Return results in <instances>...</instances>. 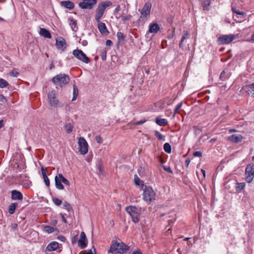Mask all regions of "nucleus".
Wrapping results in <instances>:
<instances>
[{"instance_id": "f257e3e1", "label": "nucleus", "mask_w": 254, "mask_h": 254, "mask_svg": "<svg viewBox=\"0 0 254 254\" xmlns=\"http://www.w3.org/2000/svg\"><path fill=\"white\" fill-rule=\"evenodd\" d=\"M129 249V246L126 245L120 239H118L112 241L108 252L113 254H123L127 253Z\"/></svg>"}, {"instance_id": "f03ea898", "label": "nucleus", "mask_w": 254, "mask_h": 254, "mask_svg": "<svg viewBox=\"0 0 254 254\" xmlns=\"http://www.w3.org/2000/svg\"><path fill=\"white\" fill-rule=\"evenodd\" d=\"M52 81L55 85H58L61 87H63L69 83L70 78L65 74L61 73L53 77Z\"/></svg>"}, {"instance_id": "7ed1b4c3", "label": "nucleus", "mask_w": 254, "mask_h": 254, "mask_svg": "<svg viewBox=\"0 0 254 254\" xmlns=\"http://www.w3.org/2000/svg\"><path fill=\"white\" fill-rule=\"evenodd\" d=\"M151 4L149 2H146L141 9L138 10L140 12L141 16L138 19L139 22H144L149 17Z\"/></svg>"}, {"instance_id": "20e7f679", "label": "nucleus", "mask_w": 254, "mask_h": 254, "mask_svg": "<svg viewBox=\"0 0 254 254\" xmlns=\"http://www.w3.org/2000/svg\"><path fill=\"white\" fill-rule=\"evenodd\" d=\"M112 2L111 1H106L102 2L98 5L96 11V14L95 15V20L97 22H99L102 16L104 14L106 8L110 6Z\"/></svg>"}, {"instance_id": "39448f33", "label": "nucleus", "mask_w": 254, "mask_h": 254, "mask_svg": "<svg viewBox=\"0 0 254 254\" xmlns=\"http://www.w3.org/2000/svg\"><path fill=\"white\" fill-rule=\"evenodd\" d=\"M156 194L151 187H145L143 193V198L147 203L150 204L155 199Z\"/></svg>"}, {"instance_id": "423d86ee", "label": "nucleus", "mask_w": 254, "mask_h": 254, "mask_svg": "<svg viewBox=\"0 0 254 254\" xmlns=\"http://www.w3.org/2000/svg\"><path fill=\"white\" fill-rule=\"evenodd\" d=\"M245 177L247 183H250L254 178V164L248 165L245 170Z\"/></svg>"}, {"instance_id": "0eeeda50", "label": "nucleus", "mask_w": 254, "mask_h": 254, "mask_svg": "<svg viewBox=\"0 0 254 254\" xmlns=\"http://www.w3.org/2000/svg\"><path fill=\"white\" fill-rule=\"evenodd\" d=\"M72 54L76 59L84 63L88 64L90 61L89 58L81 50L77 49L73 50Z\"/></svg>"}, {"instance_id": "6e6552de", "label": "nucleus", "mask_w": 254, "mask_h": 254, "mask_svg": "<svg viewBox=\"0 0 254 254\" xmlns=\"http://www.w3.org/2000/svg\"><path fill=\"white\" fill-rule=\"evenodd\" d=\"M235 38V35L233 34L222 35L217 39V43L219 45L228 44Z\"/></svg>"}, {"instance_id": "1a4fd4ad", "label": "nucleus", "mask_w": 254, "mask_h": 254, "mask_svg": "<svg viewBox=\"0 0 254 254\" xmlns=\"http://www.w3.org/2000/svg\"><path fill=\"white\" fill-rule=\"evenodd\" d=\"M79 151L80 154L85 155L88 152V145L84 138L80 137L78 138Z\"/></svg>"}, {"instance_id": "9d476101", "label": "nucleus", "mask_w": 254, "mask_h": 254, "mask_svg": "<svg viewBox=\"0 0 254 254\" xmlns=\"http://www.w3.org/2000/svg\"><path fill=\"white\" fill-rule=\"evenodd\" d=\"M48 100L50 105L54 107H57L59 104V101L56 97L55 91H52L48 94Z\"/></svg>"}, {"instance_id": "9b49d317", "label": "nucleus", "mask_w": 254, "mask_h": 254, "mask_svg": "<svg viewBox=\"0 0 254 254\" xmlns=\"http://www.w3.org/2000/svg\"><path fill=\"white\" fill-rule=\"evenodd\" d=\"M96 2L97 0H83L82 2L79 3L78 5L82 9H90Z\"/></svg>"}, {"instance_id": "f8f14e48", "label": "nucleus", "mask_w": 254, "mask_h": 254, "mask_svg": "<svg viewBox=\"0 0 254 254\" xmlns=\"http://www.w3.org/2000/svg\"><path fill=\"white\" fill-rule=\"evenodd\" d=\"M88 243L86 235L84 232H82L80 234L79 239L78 241V246L81 249H84L87 247Z\"/></svg>"}, {"instance_id": "ddd939ff", "label": "nucleus", "mask_w": 254, "mask_h": 254, "mask_svg": "<svg viewBox=\"0 0 254 254\" xmlns=\"http://www.w3.org/2000/svg\"><path fill=\"white\" fill-rule=\"evenodd\" d=\"M254 30V26H249L244 28L241 32V37L242 41H246L247 37L249 36L252 31Z\"/></svg>"}, {"instance_id": "4468645a", "label": "nucleus", "mask_w": 254, "mask_h": 254, "mask_svg": "<svg viewBox=\"0 0 254 254\" xmlns=\"http://www.w3.org/2000/svg\"><path fill=\"white\" fill-rule=\"evenodd\" d=\"M56 45L59 49L62 50V51H64L66 47L65 40L61 37L56 39Z\"/></svg>"}, {"instance_id": "2eb2a0df", "label": "nucleus", "mask_w": 254, "mask_h": 254, "mask_svg": "<svg viewBox=\"0 0 254 254\" xmlns=\"http://www.w3.org/2000/svg\"><path fill=\"white\" fill-rule=\"evenodd\" d=\"M242 90L247 93L249 95L254 97V83L244 86Z\"/></svg>"}, {"instance_id": "dca6fc26", "label": "nucleus", "mask_w": 254, "mask_h": 254, "mask_svg": "<svg viewBox=\"0 0 254 254\" xmlns=\"http://www.w3.org/2000/svg\"><path fill=\"white\" fill-rule=\"evenodd\" d=\"M59 247V243L57 242L53 241L49 243L46 248V251L48 252H53L57 250Z\"/></svg>"}, {"instance_id": "f3484780", "label": "nucleus", "mask_w": 254, "mask_h": 254, "mask_svg": "<svg viewBox=\"0 0 254 254\" xmlns=\"http://www.w3.org/2000/svg\"><path fill=\"white\" fill-rule=\"evenodd\" d=\"M11 198L12 200H22L23 199V195L19 191L14 190L11 191Z\"/></svg>"}, {"instance_id": "a211bd4d", "label": "nucleus", "mask_w": 254, "mask_h": 254, "mask_svg": "<svg viewBox=\"0 0 254 254\" xmlns=\"http://www.w3.org/2000/svg\"><path fill=\"white\" fill-rule=\"evenodd\" d=\"M98 23V28L100 31V32L102 34L107 35L109 33L107 27L105 24L103 22H102L99 21V22H97Z\"/></svg>"}, {"instance_id": "6ab92c4d", "label": "nucleus", "mask_w": 254, "mask_h": 254, "mask_svg": "<svg viewBox=\"0 0 254 254\" xmlns=\"http://www.w3.org/2000/svg\"><path fill=\"white\" fill-rule=\"evenodd\" d=\"M160 30L159 25L157 23H153L149 25L148 32L150 33H157Z\"/></svg>"}, {"instance_id": "aec40b11", "label": "nucleus", "mask_w": 254, "mask_h": 254, "mask_svg": "<svg viewBox=\"0 0 254 254\" xmlns=\"http://www.w3.org/2000/svg\"><path fill=\"white\" fill-rule=\"evenodd\" d=\"M55 186L57 189L60 190H63L64 189V186L62 184V181L61 179L59 178V174L58 176H56L55 178Z\"/></svg>"}, {"instance_id": "412c9836", "label": "nucleus", "mask_w": 254, "mask_h": 254, "mask_svg": "<svg viewBox=\"0 0 254 254\" xmlns=\"http://www.w3.org/2000/svg\"><path fill=\"white\" fill-rule=\"evenodd\" d=\"M39 34L45 38L50 39L52 37L51 34L48 30L41 28L39 31Z\"/></svg>"}, {"instance_id": "4be33fe9", "label": "nucleus", "mask_w": 254, "mask_h": 254, "mask_svg": "<svg viewBox=\"0 0 254 254\" xmlns=\"http://www.w3.org/2000/svg\"><path fill=\"white\" fill-rule=\"evenodd\" d=\"M62 6L69 9H72L74 8V4L72 2L70 1H63L61 2Z\"/></svg>"}, {"instance_id": "5701e85b", "label": "nucleus", "mask_w": 254, "mask_h": 254, "mask_svg": "<svg viewBox=\"0 0 254 254\" xmlns=\"http://www.w3.org/2000/svg\"><path fill=\"white\" fill-rule=\"evenodd\" d=\"M239 23L242 22H245L246 23L249 22V20H247V18L248 16L247 13L244 12H240L239 13Z\"/></svg>"}, {"instance_id": "b1692460", "label": "nucleus", "mask_w": 254, "mask_h": 254, "mask_svg": "<svg viewBox=\"0 0 254 254\" xmlns=\"http://www.w3.org/2000/svg\"><path fill=\"white\" fill-rule=\"evenodd\" d=\"M41 172L46 185L48 187L50 186V180L46 175V169L43 167L41 169Z\"/></svg>"}, {"instance_id": "393cba45", "label": "nucleus", "mask_w": 254, "mask_h": 254, "mask_svg": "<svg viewBox=\"0 0 254 254\" xmlns=\"http://www.w3.org/2000/svg\"><path fill=\"white\" fill-rule=\"evenodd\" d=\"M126 211L130 215H131L137 213V208L135 206H129L126 208Z\"/></svg>"}, {"instance_id": "a878e982", "label": "nucleus", "mask_w": 254, "mask_h": 254, "mask_svg": "<svg viewBox=\"0 0 254 254\" xmlns=\"http://www.w3.org/2000/svg\"><path fill=\"white\" fill-rule=\"evenodd\" d=\"M156 123L160 126H165L168 124V121L166 119L158 118L156 119Z\"/></svg>"}, {"instance_id": "bb28decb", "label": "nucleus", "mask_w": 254, "mask_h": 254, "mask_svg": "<svg viewBox=\"0 0 254 254\" xmlns=\"http://www.w3.org/2000/svg\"><path fill=\"white\" fill-rule=\"evenodd\" d=\"M78 94V88L76 86V85L74 84L73 86V97L72 98V101H75L76 99Z\"/></svg>"}, {"instance_id": "cd10ccee", "label": "nucleus", "mask_w": 254, "mask_h": 254, "mask_svg": "<svg viewBox=\"0 0 254 254\" xmlns=\"http://www.w3.org/2000/svg\"><path fill=\"white\" fill-rule=\"evenodd\" d=\"M227 139L231 143H237L238 142V136L233 134L228 137Z\"/></svg>"}, {"instance_id": "c85d7f7f", "label": "nucleus", "mask_w": 254, "mask_h": 254, "mask_svg": "<svg viewBox=\"0 0 254 254\" xmlns=\"http://www.w3.org/2000/svg\"><path fill=\"white\" fill-rule=\"evenodd\" d=\"M185 33L184 34V35H183L182 37V39L181 40V41L179 43V47L180 48H182L183 46V43L184 42V41L187 39H188L189 38V34L188 32H185Z\"/></svg>"}, {"instance_id": "c756f323", "label": "nucleus", "mask_w": 254, "mask_h": 254, "mask_svg": "<svg viewBox=\"0 0 254 254\" xmlns=\"http://www.w3.org/2000/svg\"><path fill=\"white\" fill-rule=\"evenodd\" d=\"M18 204L17 203H11L8 207V212L10 214H12L14 213L16 206Z\"/></svg>"}, {"instance_id": "7c9ffc66", "label": "nucleus", "mask_w": 254, "mask_h": 254, "mask_svg": "<svg viewBox=\"0 0 254 254\" xmlns=\"http://www.w3.org/2000/svg\"><path fill=\"white\" fill-rule=\"evenodd\" d=\"M210 4V0H202L201 5L203 8V10H207L208 7Z\"/></svg>"}, {"instance_id": "2f4dec72", "label": "nucleus", "mask_w": 254, "mask_h": 254, "mask_svg": "<svg viewBox=\"0 0 254 254\" xmlns=\"http://www.w3.org/2000/svg\"><path fill=\"white\" fill-rule=\"evenodd\" d=\"M64 128L67 133H70L72 132L73 127L70 123H67L64 125Z\"/></svg>"}, {"instance_id": "473e14b6", "label": "nucleus", "mask_w": 254, "mask_h": 254, "mask_svg": "<svg viewBox=\"0 0 254 254\" xmlns=\"http://www.w3.org/2000/svg\"><path fill=\"white\" fill-rule=\"evenodd\" d=\"M117 36L118 38V43H121L125 39V35L124 34L121 32H118L117 33Z\"/></svg>"}, {"instance_id": "72a5a7b5", "label": "nucleus", "mask_w": 254, "mask_h": 254, "mask_svg": "<svg viewBox=\"0 0 254 254\" xmlns=\"http://www.w3.org/2000/svg\"><path fill=\"white\" fill-rule=\"evenodd\" d=\"M131 17V16L130 14L125 15V13L124 12L122 13L121 15H120L119 17H117V18H121L123 21L129 20L130 19Z\"/></svg>"}, {"instance_id": "f704fd0d", "label": "nucleus", "mask_w": 254, "mask_h": 254, "mask_svg": "<svg viewBox=\"0 0 254 254\" xmlns=\"http://www.w3.org/2000/svg\"><path fill=\"white\" fill-rule=\"evenodd\" d=\"M68 20L69 21V25L73 30H74L75 28H77V23L75 20L73 18H69Z\"/></svg>"}, {"instance_id": "c9c22d12", "label": "nucleus", "mask_w": 254, "mask_h": 254, "mask_svg": "<svg viewBox=\"0 0 254 254\" xmlns=\"http://www.w3.org/2000/svg\"><path fill=\"white\" fill-rule=\"evenodd\" d=\"M9 85V83L5 79L0 78V88H4Z\"/></svg>"}, {"instance_id": "e433bc0d", "label": "nucleus", "mask_w": 254, "mask_h": 254, "mask_svg": "<svg viewBox=\"0 0 254 254\" xmlns=\"http://www.w3.org/2000/svg\"><path fill=\"white\" fill-rule=\"evenodd\" d=\"M155 136L158 138V139L160 140L164 141L165 140V136L161 134L159 131L156 130L155 131Z\"/></svg>"}, {"instance_id": "4c0bfd02", "label": "nucleus", "mask_w": 254, "mask_h": 254, "mask_svg": "<svg viewBox=\"0 0 254 254\" xmlns=\"http://www.w3.org/2000/svg\"><path fill=\"white\" fill-rule=\"evenodd\" d=\"M59 178L61 179L62 183L64 184L65 185L67 186H70L69 181L66 179H65L62 174H59Z\"/></svg>"}, {"instance_id": "58836bf2", "label": "nucleus", "mask_w": 254, "mask_h": 254, "mask_svg": "<svg viewBox=\"0 0 254 254\" xmlns=\"http://www.w3.org/2000/svg\"><path fill=\"white\" fill-rule=\"evenodd\" d=\"M164 150L167 153H170L171 152V146L169 143H165L164 144Z\"/></svg>"}, {"instance_id": "ea45409f", "label": "nucleus", "mask_w": 254, "mask_h": 254, "mask_svg": "<svg viewBox=\"0 0 254 254\" xmlns=\"http://www.w3.org/2000/svg\"><path fill=\"white\" fill-rule=\"evenodd\" d=\"M64 208L66 209L68 212H70L73 211L71 205L66 201H65L64 203Z\"/></svg>"}, {"instance_id": "a19ab883", "label": "nucleus", "mask_w": 254, "mask_h": 254, "mask_svg": "<svg viewBox=\"0 0 254 254\" xmlns=\"http://www.w3.org/2000/svg\"><path fill=\"white\" fill-rule=\"evenodd\" d=\"M44 231L48 233H52L54 232V229L53 227L50 226H45L44 227Z\"/></svg>"}, {"instance_id": "79ce46f5", "label": "nucleus", "mask_w": 254, "mask_h": 254, "mask_svg": "<svg viewBox=\"0 0 254 254\" xmlns=\"http://www.w3.org/2000/svg\"><path fill=\"white\" fill-rule=\"evenodd\" d=\"M131 218H132V221L135 223H137L139 221V219H138V214H137V212L134 214H132L131 215H130Z\"/></svg>"}, {"instance_id": "37998d69", "label": "nucleus", "mask_w": 254, "mask_h": 254, "mask_svg": "<svg viewBox=\"0 0 254 254\" xmlns=\"http://www.w3.org/2000/svg\"><path fill=\"white\" fill-rule=\"evenodd\" d=\"M52 200L54 204L57 206L60 205L62 202L61 200L56 197H53Z\"/></svg>"}, {"instance_id": "c03bdc74", "label": "nucleus", "mask_w": 254, "mask_h": 254, "mask_svg": "<svg viewBox=\"0 0 254 254\" xmlns=\"http://www.w3.org/2000/svg\"><path fill=\"white\" fill-rule=\"evenodd\" d=\"M134 182L135 184L137 186L140 185V183L141 182L139 178L136 175H134Z\"/></svg>"}, {"instance_id": "a18cd8bd", "label": "nucleus", "mask_w": 254, "mask_h": 254, "mask_svg": "<svg viewBox=\"0 0 254 254\" xmlns=\"http://www.w3.org/2000/svg\"><path fill=\"white\" fill-rule=\"evenodd\" d=\"M182 104L183 103L181 102L179 104H178L177 106L176 107L174 111V116L176 114L179 113L178 110L181 108Z\"/></svg>"}, {"instance_id": "49530a36", "label": "nucleus", "mask_w": 254, "mask_h": 254, "mask_svg": "<svg viewBox=\"0 0 254 254\" xmlns=\"http://www.w3.org/2000/svg\"><path fill=\"white\" fill-rule=\"evenodd\" d=\"M227 76L226 75V72L223 70L220 74L219 78L221 80H225L227 78Z\"/></svg>"}, {"instance_id": "de8ad7c7", "label": "nucleus", "mask_w": 254, "mask_h": 254, "mask_svg": "<svg viewBox=\"0 0 254 254\" xmlns=\"http://www.w3.org/2000/svg\"><path fill=\"white\" fill-rule=\"evenodd\" d=\"M9 75L11 76L16 77L19 75V73L13 69L9 72Z\"/></svg>"}, {"instance_id": "09e8293b", "label": "nucleus", "mask_w": 254, "mask_h": 254, "mask_svg": "<svg viewBox=\"0 0 254 254\" xmlns=\"http://www.w3.org/2000/svg\"><path fill=\"white\" fill-rule=\"evenodd\" d=\"M232 10L233 12L236 14L235 16L238 17L237 15L238 14V10L237 9V7L235 6H234L233 4H232Z\"/></svg>"}, {"instance_id": "8fccbe9b", "label": "nucleus", "mask_w": 254, "mask_h": 254, "mask_svg": "<svg viewBox=\"0 0 254 254\" xmlns=\"http://www.w3.org/2000/svg\"><path fill=\"white\" fill-rule=\"evenodd\" d=\"M95 140L98 143H101L102 142V138L100 135H96L95 136Z\"/></svg>"}, {"instance_id": "3c124183", "label": "nucleus", "mask_w": 254, "mask_h": 254, "mask_svg": "<svg viewBox=\"0 0 254 254\" xmlns=\"http://www.w3.org/2000/svg\"><path fill=\"white\" fill-rule=\"evenodd\" d=\"M145 122H146V120L145 119H142L140 121H137V122H135V123H134V125H141V124L144 123Z\"/></svg>"}, {"instance_id": "603ef678", "label": "nucleus", "mask_w": 254, "mask_h": 254, "mask_svg": "<svg viewBox=\"0 0 254 254\" xmlns=\"http://www.w3.org/2000/svg\"><path fill=\"white\" fill-rule=\"evenodd\" d=\"M246 41L254 42V31L253 34L251 36V37L247 39L246 40Z\"/></svg>"}, {"instance_id": "864d4df0", "label": "nucleus", "mask_w": 254, "mask_h": 254, "mask_svg": "<svg viewBox=\"0 0 254 254\" xmlns=\"http://www.w3.org/2000/svg\"><path fill=\"white\" fill-rule=\"evenodd\" d=\"M193 156L195 157H201L202 156V153L200 151H195L193 153Z\"/></svg>"}, {"instance_id": "5fc2aeb1", "label": "nucleus", "mask_w": 254, "mask_h": 254, "mask_svg": "<svg viewBox=\"0 0 254 254\" xmlns=\"http://www.w3.org/2000/svg\"><path fill=\"white\" fill-rule=\"evenodd\" d=\"M106 51H104L103 52H102V55H101V57H102V59L103 60H105L106 59Z\"/></svg>"}, {"instance_id": "6e6d98bb", "label": "nucleus", "mask_w": 254, "mask_h": 254, "mask_svg": "<svg viewBox=\"0 0 254 254\" xmlns=\"http://www.w3.org/2000/svg\"><path fill=\"white\" fill-rule=\"evenodd\" d=\"M112 44H113V43H112V41L110 40H107L106 42V45L107 46L110 47L112 45Z\"/></svg>"}, {"instance_id": "4d7b16f0", "label": "nucleus", "mask_w": 254, "mask_h": 254, "mask_svg": "<svg viewBox=\"0 0 254 254\" xmlns=\"http://www.w3.org/2000/svg\"><path fill=\"white\" fill-rule=\"evenodd\" d=\"M164 169L167 172H169V173H172L173 172L171 169L170 167H164Z\"/></svg>"}, {"instance_id": "13d9d810", "label": "nucleus", "mask_w": 254, "mask_h": 254, "mask_svg": "<svg viewBox=\"0 0 254 254\" xmlns=\"http://www.w3.org/2000/svg\"><path fill=\"white\" fill-rule=\"evenodd\" d=\"M245 187V184L244 183H239V190L244 189Z\"/></svg>"}, {"instance_id": "bf43d9fd", "label": "nucleus", "mask_w": 254, "mask_h": 254, "mask_svg": "<svg viewBox=\"0 0 254 254\" xmlns=\"http://www.w3.org/2000/svg\"><path fill=\"white\" fill-rule=\"evenodd\" d=\"M0 100L2 102H4L6 101V98L3 95H0Z\"/></svg>"}, {"instance_id": "052dcab7", "label": "nucleus", "mask_w": 254, "mask_h": 254, "mask_svg": "<svg viewBox=\"0 0 254 254\" xmlns=\"http://www.w3.org/2000/svg\"><path fill=\"white\" fill-rule=\"evenodd\" d=\"M58 239L62 242H64L65 241V238L64 237L61 236L58 237Z\"/></svg>"}, {"instance_id": "680f3d73", "label": "nucleus", "mask_w": 254, "mask_h": 254, "mask_svg": "<svg viewBox=\"0 0 254 254\" xmlns=\"http://www.w3.org/2000/svg\"><path fill=\"white\" fill-rule=\"evenodd\" d=\"M60 215L61 216V218L62 219L63 221L65 223H66L67 222H66V220L65 218L64 215L62 214H60Z\"/></svg>"}, {"instance_id": "e2e57ef3", "label": "nucleus", "mask_w": 254, "mask_h": 254, "mask_svg": "<svg viewBox=\"0 0 254 254\" xmlns=\"http://www.w3.org/2000/svg\"><path fill=\"white\" fill-rule=\"evenodd\" d=\"M120 9V5H118L116 8L114 10V12H118Z\"/></svg>"}, {"instance_id": "0e129e2a", "label": "nucleus", "mask_w": 254, "mask_h": 254, "mask_svg": "<svg viewBox=\"0 0 254 254\" xmlns=\"http://www.w3.org/2000/svg\"><path fill=\"white\" fill-rule=\"evenodd\" d=\"M132 254H142L140 251H136L133 252Z\"/></svg>"}, {"instance_id": "69168bd1", "label": "nucleus", "mask_w": 254, "mask_h": 254, "mask_svg": "<svg viewBox=\"0 0 254 254\" xmlns=\"http://www.w3.org/2000/svg\"><path fill=\"white\" fill-rule=\"evenodd\" d=\"M185 163L187 164V166L188 167L190 163V160L189 158L187 159L185 161Z\"/></svg>"}, {"instance_id": "338daca9", "label": "nucleus", "mask_w": 254, "mask_h": 254, "mask_svg": "<svg viewBox=\"0 0 254 254\" xmlns=\"http://www.w3.org/2000/svg\"><path fill=\"white\" fill-rule=\"evenodd\" d=\"M84 254H93V253L92 250H89L87 252L85 253Z\"/></svg>"}, {"instance_id": "774afa93", "label": "nucleus", "mask_w": 254, "mask_h": 254, "mask_svg": "<svg viewBox=\"0 0 254 254\" xmlns=\"http://www.w3.org/2000/svg\"><path fill=\"white\" fill-rule=\"evenodd\" d=\"M201 172H202V173L203 174V177H205V173H206L205 171L204 170H203V169H201Z\"/></svg>"}]
</instances>
